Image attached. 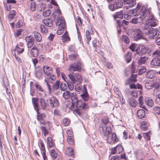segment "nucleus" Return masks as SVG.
Instances as JSON below:
<instances>
[{"label": "nucleus", "instance_id": "obj_59", "mask_svg": "<svg viewBox=\"0 0 160 160\" xmlns=\"http://www.w3.org/2000/svg\"><path fill=\"white\" fill-rule=\"evenodd\" d=\"M146 71V68L145 67H142V68L139 69L138 74L141 75L145 72Z\"/></svg>", "mask_w": 160, "mask_h": 160}, {"label": "nucleus", "instance_id": "obj_41", "mask_svg": "<svg viewBox=\"0 0 160 160\" xmlns=\"http://www.w3.org/2000/svg\"><path fill=\"white\" fill-rule=\"evenodd\" d=\"M71 95V93H70L68 91H66L62 94L63 98L66 99H68L70 98Z\"/></svg>", "mask_w": 160, "mask_h": 160}, {"label": "nucleus", "instance_id": "obj_43", "mask_svg": "<svg viewBox=\"0 0 160 160\" xmlns=\"http://www.w3.org/2000/svg\"><path fill=\"white\" fill-rule=\"evenodd\" d=\"M113 90L115 93L120 98L122 96V94L119 88L116 87H114Z\"/></svg>", "mask_w": 160, "mask_h": 160}, {"label": "nucleus", "instance_id": "obj_2", "mask_svg": "<svg viewBox=\"0 0 160 160\" xmlns=\"http://www.w3.org/2000/svg\"><path fill=\"white\" fill-rule=\"evenodd\" d=\"M151 10L150 8H146L144 17L146 16V17H147V18H145L144 21H146L147 24L150 27H154L156 26L157 21L155 19L154 15L150 11Z\"/></svg>", "mask_w": 160, "mask_h": 160}, {"label": "nucleus", "instance_id": "obj_3", "mask_svg": "<svg viewBox=\"0 0 160 160\" xmlns=\"http://www.w3.org/2000/svg\"><path fill=\"white\" fill-rule=\"evenodd\" d=\"M145 10L146 8L144 7H142L141 10L139 12V14L138 15V18H132L130 22L135 24L142 22L144 20V19L145 18H147L146 16L144 17Z\"/></svg>", "mask_w": 160, "mask_h": 160}, {"label": "nucleus", "instance_id": "obj_27", "mask_svg": "<svg viewBox=\"0 0 160 160\" xmlns=\"http://www.w3.org/2000/svg\"><path fill=\"white\" fill-rule=\"evenodd\" d=\"M137 115L138 118L142 119L144 117L145 115L144 110L142 109L138 110L137 112Z\"/></svg>", "mask_w": 160, "mask_h": 160}, {"label": "nucleus", "instance_id": "obj_33", "mask_svg": "<svg viewBox=\"0 0 160 160\" xmlns=\"http://www.w3.org/2000/svg\"><path fill=\"white\" fill-rule=\"evenodd\" d=\"M83 93L80 95L82 99L84 101H88L89 99V95L88 93L87 90L83 92Z\"/></svg>", "mask_w": 160, "mask_h": 160}, {"label": "nucleus", "instance_id": "obj_10", "mask_svg": "<svg viewBox=\"0 0 160 160\" xmlns=\"http://www.w3.org/2000/svg\"><path fill=\"white\" fill-rule=\"evenodd\" d=\"M74 104H76V106L77 108V109L75 111V112L76 114L80 115L82 112L81 109H82L83 103L80 101L78 100L77 102L76 103H74Z\"/></svg>", "mask_w": 160, "mask_h": 160}, {"label": "nucleus", "instance_id": "obj_48", "mask_svg": "<svg viewBox=\"0 0 160 160\" xmlns=\"http://www.w3.org/2000/svg\"><path fill=\"white\" fill-rule=\"evenodd\" d=\"M61 12L58 9L56 10L53 14V16L55 18L57 17H58L60 16Z\"/></svg>", "mask_w": 160, "mask_h": 160}, {"label": "nucleus", "instance_id": "obj_16", "mask_svg": "<svg viewBox=\"0 0 160 160\" xmlns=\"http://www.w3.org/2000/svg\"><path fill=\"white\" fill-rule=\"evenodd\" d=\"M136 52L137 54L140 55L146 53V49L144 46H140L136 48Z\"/></svg>", "mask_w": 160, "mask_h": 160}, {"label": "nucleus", "instance_id": "obj_54", "mask_svg": "<svg viewBox=\"0 0 160 160\" xmlns=\"http://www.w3.org/2000/svg\"><path fill=\"white\" fill-rule=\"evenodd\" d=\"M65 28L59 27L57 30V33L58 35L61 34L64 32V29Z\"/></svg>", "mask_w": 160, "mask_h": 160}, {"label": "nucleus", "instance_id": "obj_60", "mask_svg": "<svg viewBox=\"0 0 160 160\" xmlns=\"http://www.w3.org/2000/svg\"><path fill=\"white\" fill-rule=\"evenodd\" d=\"M77 55L75 53L71 54L68 56L69 59L71 60H74L77 58Z\"/></svg>", "mask_w": 160, "mask_h": 160}, {"label": "nucleus", "instance_id": "obj_55", "mask_svg": "<svg viewBox=\"0 0 160 160\" xmlns=\"http://www.w3.org/2000/svg\"><path fill=\"white\" fill-rule=\"evenodd\" d=\"M40 129L42 130V132L43 133L44 136H46L48 133V130L46 129L45 127H41Z\"/></svg>", "mask_w": 160, "mask_h": 160}, {"label": "nucleus", "instance_id": "obj_36", "mask_svg": "<svg viewBox=\"0 0 160 160\" xmlns=\"http://www.w3.org/2000/svg\"><path fill=\"white\" fill-rule=\"evenodd\" d=\"M158 58H153L151 62L152 66H159Z\"/></svg>", "mask_w": 160, "mask_h": 160}, {"label": "nucleus", "instance_id": "obj_37", "mask_svg": "<svg viewBox=\"0 0 160 160\" xmlns=\"http://www.w3.org/2000/svg\"><path fill=\"white\" fill-rule=\"evenodd\" d=\"M47 139L48 146L50 148H52L54 146V144L52 138L51 137H49L47 138Z\"/></svg>", "mask_w": 160, "mask_h": 160}, {"label": "nucleus", "instance_id": "obj_4", "mask_svg": "<svg viewBox=\"0 0 160 160\" xmlns=\"http://www.w3.org/2000/svg\"><path fill=\"white\" fill-rule=\"evenodd\" d=\"M146 88L148 89H149L154 87L155 88L153 92V94L155 95V89L159 88L160 84L159 82L153 80H148L146 81L144 84Z\"/></svg>", "mask_w": 160, "mask_h": 160}, {"label": "nucleus", "instance_id": "obj_58", "mask_svg": "<svg viewBox=\"0 0 160 160\" xmlns=\"http://www.w3.org/2000/svg\"><path fill=\"white\" fill-rule=\"evenodd\" d=\"M137 44L135 43L132 44L129 46V48L132 52L135 51L136 50Z\"/></svg>", "mask_w": 160, "mask_h": 160}, {"label": "nucleus", "instance_id": "obj_61", "mask_svg": "<svg viewBox=\"0 0 160 160\" xmlns=\"http://www.w3.org/2000/svg\"><path fill=\"white\" fill-rule=\"evenodd\" d=\"M73 83L72 82H68L67 83L68 88L70 90H72L74 89V86Z\"/></svg>", "mask_w": 160, "mask_h": 160}, {"label": "nucleus", "instance_id": "obj_22", "mask_svg": "<svg viewBox=\"0 0 160 160\" xmlns=\"http://www.w3.org/2000/svg\"><path fill=\"white\" fill-rule=\"evenodd\" d=\"M43 22L45 25L48 27H51L52 26L53 21L50 18H46L43 20Z\"/></svg>", "mask_w": 160, "mask_h": 160}, {"label": "nucleus", "instance_id": "obj_46", "mask_svg": "<svg viewBox=\"0 0 160 160\" xmlns=\"http://www.w3.org/2000/svg\"><path fill=\"white\" fill-rule=\"evenodd\" d=\"M66 153L68 155L72 156L73 154V152L71 148H68L66 150Z\"/></svg>", "mask_w": 160, "mask_h": 160}, {"label": "nucleus", "instance_id": "obj_19", "mask_svg": "<svg viewBox=\"0 0 160 160\" xmlns=\"http://www.w3.org/2000/svg\"><path fill=\"white\" fill-rule=\"evenodd\" d=\"M123 3L124 4H128L127 7L129 8H131L133 6L136 4L135 0H123Z\"/></svg>", "mask_w": 160, "mask_h": 160}, {"label": "nucleus", "instance_id": "obj_35", "mask_svg": "<svg viewBox=\"0 0 160 160\" xmlns=\"http://www.w3.org/2000/svg\"><path fill=\"white\" fill-rule=\"evenodd\" d=\"M34 36L35 38L36 41L38 42H40L42 40V36L39 33L35 32L34 33Z\"/></svg>", "mask_w": 160, "mask_h": 160}, {"label": "nucleus", "instance_id": "obj_9", "mask_svg": "<svg viewBox=\"0 0 160 160\" xmlns=\"http://www.w3.org/2000/svg\"><path fill=\"white\" fill-rule=\"evenodd\" d=\"M27 46L28 48H31L34 43L35 40L31 35L28 36L25 38Z\"/></svg>", "mask_w": 160, "mask_h": 160}, {"label": "nucleus", "instance_id": "obj_38", "mask_svg": "<svg viewBox=\"0 0 160 160\" xmlns=\"http://www.w3.org/2000/svg\"><path fill=\"white\" fill-rule=\"evenodd\" d=\"M152 111L155 114L160 115V107H154L152 109Z\"/></svg>", "mask_w": 160, "mask_h": 160}, {"label": "nucleus", "instance_id": "obj_62", "mask_svg": "<svg viewBox=\"0 0 160 160\" xmlns=\"http://www.w3.org/2000/svg\"><path fill=\"white\" fill-rule=\"evenodd\" d=\"M23 22L22 20H19L18 21L17 23L16 24V27L17 28H19L21 26H23Z\"/></svg>", "mask_w": 160, "mask_h": 160}, {"label": "nucleus", "instance_id": "obj_44", "mask_svg": "<svg viewBox=\"0 0 160 160\" xmlns=\"http://www.w3.org/2000/svg\"><path fill=\"white\" fill-rule=\"evenodd\" d=\"M131 52H128L125 56V59L127 63L129 62L131 60Z\"/></svg>", "mask_w": 160, "mask_h": 160}, {"label": "nucleus", "instance_id": "obj_57", "mask_svg": "<svg viewBox=\"0 0 160 160\" xmlns=\"http://www.w3.org/2000/svg\"><path fill=\"white\" fill-rule=\"evenodd\" d=\"M102 129H103V128H105V129L103 130V132L106 131L108 132V134H110L111 132V129L110 128H107L105 125H104V126H102Z\"/></svg>", "mask_w": 160, "mask_h": 160}, {"label": "nucleus", "instance_id": "obj_32", "mask_svg": "<svg viewBox=\"0 0 160 160\" xmlns=\"http://www.w3.org/2000/svg\"><path fill=\"white\" fill-rule=\"evenodd\" d=\"M94 33V32L92 31V32H91L90 33L89 31H88V30L86 31V38H87V43L88 44H89V42L91 39V35H90V34H91L92 35H93V34Z\"/></svg>", "mask_w": 160, "mask_h": 160}, {"label": "nucleus", "instance_id": "obj_64", "mask_svg": "<svg viewBox=\"0 0 160 160\" xmlns=\"http://www.w3.org/2000/svg\"><path fill=\"white\" fill-rule=\"evenodd\" d=\"M155 103L160 105V94L158 95L155 99Z\"/></svg>", "mask_w": 160, "mask_h": 160}, {"label": "nucleus", "instance_id": "obj_45", "mask_svg": "<svg viewBox=\"0 0 160 160\" xmlns=\"http://www.w3.org/2000/svg\"><path fill=\"white\" fill-rule=\"evenodd\" d=\"M60 82L59 81H57L53 85V88L54 90H56L59 88Z\"/></svg>", "mask_w": 160, "mask_h": 160}, {"label": "nucleus", "instance_id": "obj_49", "mask_svg": "<svg viewBox=\"0 0 160 160\" xmlns=\"http://www.w3.org/2000/svg\"><path fill=\"white\" fill-rule=\"evenodd\" d=\"M60 88L61 91H65L67 89V85L65 83H62L60 85Z\"/></svg>", "mask_w": 160, "mask_h": 160}, {"label": "nucleus", "instance_id": "obj_29", "mask_svg": "<svg viewBox=\"0 0 160 160\" xmlns=\"http://www.w3.org/2000/svg\"><path fill=\"white\" fill-rule=\"evenodd\" d=\"M155 75L154 72L152 70H150L147 72L146 73V77L148 78H153Z\"/></svg>", "mask_w": 160, "mask_h": 160}, {"label": "nucleus", "instance_id": "obj_34", "mask_svg": "<svg viewBox=\"0 0 160 160\" xmlns=\"http://www.w3.org/2000/svg\"><path fill=\"white\" fill-rule=\"evenodd\" d=\"M41 148H40L41 153H42L43 158L44 160H45V158L46 157L45 154L46 151L45 150V148L44 147V144L42 142H41Z\"/></svg>", "mask_w": 160, "mask_h": 160}, {"label": "nucleus", "instance_id": "obj_26", "mask_svg": "<svg viewBox=\"0 0 160 160\" xmlns=\"http://www.w3.org/2000/svg\"><path fill=\"white\" fill-rule=\"evenodd\" d=\"M32 102L35 109L38 112V98H32Z\"/></svg>", "mask_w": 160, "mask_h": 160}, {"label": "nucleus", "instance_id": "obj_42", "mask_svg": "<svg viewBox=\"0 0 160 160\" xmlns=\"http://www.w3.org/2000/svg\"><path fill=\"white\" fill-rule=\"evenodd\" d=\"M122 40L127 44H128L130 42V40L127 35H122Z\"/></svg>", "mask_w": 160, "mask_h": 160}, {"label": "nucleus", "instance_id": "obj_51", "mask_svg": "<svg viewBox=\"0 0 160 160\" xmlns=\"http://www.w3.org/2000/svg\"><path fill=\"white\" fill-rule=\"evenodd\" d=\"M40 27L42 32L45 33L48 32L47 28L44 25H41Z\"/></svg>", "mask_w": 160, "mask_h": 160}, {"label": "nucleus", "instance_id": "obj_13", "mask_svg": "<svg viewBox=\"0 0 160 160\" xmlns=\"http://www.w3.org/2000/svg\"><path fill=\"white\" fill-rule=\"evenodd\" d=\"M46 118V115L44 114H38L37 115V119L40 122L41 124L46 125L45 119Z\"/></svg>", "mask_w": 160, "mask_h": 160}, {"label": "nucleus", "instance_id": "obj_28", "mask_svg": "<svg viewBox=\"0 0 160 160\" xmlns=\"http://www.w3.org/2000/svg\"><path fill=\"white\" fill-rule=\"evenodd\" d=\"M148 59V58L146 57H141L138 60V65H141L143 64H145Z\"/></svg>", "mask_w": 160, "mask_h": 160}, {"label": "nucleus", "instance_id": "obj_47", "mask_svg": "<svg viewBox=\"0 0 160 160\" xmlns=\"http://www.w3.org/2000/svg\"><path fill=\"white\" fill-rule=\"evenodd\" d=\"M152 56L153 57L157 58L160 56V51L157 50L155 51L152 53Z\"/></svg>", "mask_w": 160, "mask_h": 160}, {"label": "nucleus", "instance_id": "obj_56", "mask_svg": "<svg viewBox=\"0 0 160 160\" xmlns=\"http://www.w3.org/2000/svg\"><path fill=\"white\" fill-rule=\"evenodd\" d=\"M117 148H119L120 149H121L122 151L123 150V148L121 146H117L114 148L112 150V153L113 154H115L117 152Z\"/></svg>", "mask_w": 160, "mask_h": 160}, {"label": "nucleus", "instance_id": "obj_40", "mask_svg": "<svg viewBox=\"0 0 160 160\" xmlns=\"http://www.w3.org/2000/svg\"><path fill=\"white\" fill-rule=\"evenodd\" d=\"M47 78L48 79L49 82H52L56 78V77L55 76L51 74L47 76Z\"/></svg>", "mask_w": 160, "mask_h": 160}, {"label": "nucleus", "instance_id": "obj_6", "mask_svg": "<svg viewBox=\"0 0 160 160\" xmlns=\"http://www.w3.org/2000/svg\"><path fill=\"white\" fill-rule=\"evenodd\" d=\"M68 78L73 83L77 82H78L80 83L82 82V76L79 73L75 74V75H73L72 74H68Z\"/></svg>", "mask_w": 160, "mask_h": 160}, {"label": "nucleus", "instance_id": "obj_1", "mask_svg": "<svg viewBox=\"0 0 160 160\" xmlns=\"http://www.w3.org/2000/svg\"><path fill=\"white\" fill-rule=\"evenodd\" d=\"M141 28L143 33L146 35H148V37L151 39L156 38L159 33V31L157 28L150 27L147 22L142 26Z\"/></svg>", "mask_w": 160, "mask_h": 160}, {"label": "nucleus", "instance_id": "obj_17", "mask_svg": "<svg viewBox=\"0 0 160 160\" xmlns=\"http://www.w3.org/2000/svg\"><path fill=\"white\" fill-rule=\"evenodd\" d=\"M31 54L33 57H37L39 54V52L36 45H34L31 49Z\"/></svg>", "mask_w": 160, "mask_h": 160}, {"label": "nucleus", "instance_id": "obj_53", "mask_svg": "<svg viewBox=\"0 0 160 160\" xmlns=\"http://www.w3.org/2000/svg\"><path fill=\"white\" fill-rule=\"evenodd\" d=\"M70 122V120L67 118H64L62 120V123L65 126H67Z\"/></svg>", "mask_w": 160, "mask_h": 160}, {"label": "nucleus", "instance_id": "obj_31", "mask_svg": "<svg viewBox=\"0 0 160 160\" xmlns=\"http://www.w3.org/2000/svg\"><path fill=\"white\" fill-rule=\"evenodd\" d=\"M113 16L115 19L117 18H122L123 17V12L122 11H120L117 12L113 15Z\"/></svg>", "mask_w": 160, "mask_h": 160}, {"label": "nucleus", "instance_id": "obj_20", "mask_svg": "<svg viewBox=\"0 0 160 160\" xmlns=\"http://www.w3.org/2000/svg\"><path fill=\"white\" fill-rule=\"evenodd\" d=\"M35 76L39 79L42 78L43 73L42 69L41 68H38L36 69Z\"/></svg>", "mask_w": 160, "mask_h": 160}, {"label": "nucleus", "instance_id": "obj_30", "mask_svg": "<svg viewBox=\"0 0 160 160\" xmlns=\"http://www.w3.org/2000/svg\"><path fill=\"white\" fill-rule=\"evenodd\" d=\"M128 102L130 105L133 108L135 107L138 104L137 101L133 98H129Z\"/></svg>", "mask_w": 160, "mask_h": 160}, {"label": "nucleus", "instance_id": "obj_18", "mask_svg": "<svg viewBox=\"0 0 160 160\" xmlns=\"http://www.w3.org/2000/svg\"><path fill=\"white\" fill-rule=\"evenodd\" d=\"M39 100V102L42 109L43 110L46 109L48 104L45 99L42 97H41Z\"/></svg>", "mask_w": 160, "mask_h": 160}, {"label": "nucleus", "instance_id": "obj_11", "mask_svg": "<svg viewBox=\"0 0 160 160\" xmlns=\"http://www.w3.org/2000/svg\"><path fill=\"white\" fill-rule=\"evenodd\" d=\"M56 24L57 26L62 28H65V21L62 17H59L57 18L56 22Z\"/></svg>", "mask_w": 160, "mask_h": 160}, {"label": "nucleus", "instance_id": "obj_14", "mask_svg": "<svg viewBox=\"0 0 160 160\" xmlns=\"http://www.w3.org/2000/svg\"><path fill=\"white\" fill-rule=\"evenodd\" d=\"M75 90L78 92H83L87 90L85 88V85L82 86L80 84H77L75 86Z\"/></svg>", "mask_w": 160, "mask_h": 160}, {"label": "nucleus", "instance_id": "obj_8", "mask_svg": "<svg viewBox=\"0 0 160 160\" xmlns=\"http://www.w3.org/2000/svg\"><path fill=\"white\" fill-rule=\"evenodd\" d=\"M82 65L80 62L74 63L70 64L69 70L72 71H78L80 72L82 69Z\"/></svg>", "mask_w": 160, "mask_h": 160}, {"label": "nucleus", "instance_id": "obj_50", "mask_svg": "<svg viewBox=\"0 0 160 160\" xmlns=\"http://www.w3.org/2000/svg\"><path fill=\"white\" fill-rule=\"evenodd\" d=\"M16 15V12L15 11L11 10L9 12L8 18L10 19H12Z\"/></svg>", "mask_w": 160, "mask_h": 160}, {"label": "nucleus", "instance_id": "obj_52", "mask_svg": "<svg viewBox=\"0 0 160 160\" xmlns=\"http://www.w3.org/2000/svg\"><path fill=\"white\" fill-rule=\"evenodd\" d=\"M137 81V79L135 77H134L133 76V74L132 75V78L128 79L127 81L126 82V83L127 84H128V83L132 82H136Z\"/></svg>", "mask_w": 160, "mask_h": 160}, {"label": "nucleus", "instance_id": "obj_25", "mask_svg": "<svg viewBox=\"0 0 160 160\" xmlns=\"http://www.w3.org/2000/svg\"><path fill=\"white\" fill-rule=\"evenodd\" d=\"M44 73L47 76L50 75L52 72V68L48 66H44L43 67Z\"/></svg>", "mask_w": 160, "mask_h": 160}, {"label": "nucleus", "instance_id": "obj_5", "mask_svg": "<svg viewBox=\"0 0 160 160\" xmlns=\"http://www.w3.org/2000/svg\"><path fill=\"white\" fill-rule=\"evenodd\" d=\"M48 105L52 108H57L58 107L59 103L58 99L55 96H53L49 97L47 100Z\"/></svg>", "mask_w": 160, "mask_h": 160}, {"label": "nucleus", "instance_id": "obj_21", "mask_svg": "<svg viewBox=\"0 0 160 160\" xmlns=\"http://www.w3.org/2000/svg\"><path fill=\"white\" fill-rule=\"evenodd\" d=\"M50 154L53 160H60L61 159V158L58 155L57 153L54 149L51 150Z\"/></svg>", "mask_w": 160, "mask_h": 160}, {"label": "nucleus", "instance_id": "obj_7", "mask_svg": "<svg viewBox=\"0 0 160 160\" xmlns=\"http://www.w3.org/2000/svg\"><path fill=\"white\" fill-rule=\"evenodd\" d=\"M123 2L122 0H116L113 5L109 4L108 6L109 8L111 11L119 8L122 7Z\"/></svg>", "mask_w": 160, "mask_h": 160}, {"label": "nucleus", "instance_id": "obj_63", "mask_svg": "<svg viewBox=\"0 0 160 160\" xmlns=\"http://www.w3.org/2000/svg\"><path fill=\"white\" fill-rule=\"evenodd\" d=\"M22 30L21 29H18L17 30L16 32L14 34V36L16 37H18L21 35Z\"/></svg>", "mask_w": 160, "mask_h": 160}, {"label": "nucleus", "instance_id": "obj_23", "mask_svg": "<svg viewBox=\"0 0 160 160\" xmlns=\"http://www.w3.org/2000/svg\"><path fill=\"white\" fill-rule=\"evenodd\" d=\"M70 98H71L72 101V104H74V103H76L77 102L78 97L76 93L75 92L71 93Z\"/></svg>", "mask_w": 160, "mask_h": 160}, {"label": "nucleus", "instance_id": "obj_39", "mask_svg": "<svg viewBox=\"0 0 160 160\" xmlns=\"http://www.w3.org/2000/svg\"><path fill=\"white\" fill-rule=\"evenodd\" d=\"M62 40L63 42H65V41H68L70 40L68 33L66 32L62 35Z\"/></svg>", "mask_w": 160, "mask_h": 160}, {"label": "nucleus", "instance_id": "obj_12", "mask_svg": "<svg viewBox=\"0 0 160 160\" xmlns=\"http://www.w3.org/2000/svg\"><path fill=\"white\" fill-rule=\"evenodd\" d=\"M30 85L31 87L32 86L34 85L36 89V90L39 92H41L42 93H43L44 94H45V92H44V90L43 89V88L41 87V85L37 82H30Z\"/></svg>", "mask_w": 160, "mask_h": 160}, {"label": "nucleus", "instance_id": "obj_24", "mask_svg": "<svg viewBox=\"0 0 160 160\" xmlns=\"http://www.w3.org/2000/svg\"><path fill=\"white\" fill-rule=\"evenodd\" d=\"M145 104L149 107H151L154 105V101L152 99L150 98H146L145 99Z\"/></svg>", "mask_w": 160, "mask_h": 160}, {"label": "nucleus", "instance_id": "obj_15", "mask_svg": "<svg viewBox=\"0 0 160 160\" xmlns=\"http://www.w3.org/2000/svg\"><path fill=\"white\" fill-rule=\"evenodd\" d=\"M108 140H110V143H114L118 142V139L117 138L116 134L114 132L109 135L108 138Z\"/></svg>", "mask_w": 160, "mask_h": 160}]
</instances>
